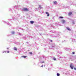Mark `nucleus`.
Here are the masks:
<instances>
[{
    "mask_svg": "<svg viewBox=\"0 0 76 76\" xmlns=\"http://www.w3.org/2000/svg\"><path fill=\"white\" fill-rule=\"evenodd\" d=\"M74 67V65L72 64H71V65H70V67L72 69H73V67Z\"/></svg>",
    "mask_w": 76,
    "mask_h": 76,
    "instance_id": "1",
    "label": "nucleus"
},
{
    "mask_svg": "<svg viewBox=\"0 0 76 76\" xmlns=\"http://www.w3.org/2000/svg\"><path fill=\"white\" fill-rule=\"evenodd\" d=\"M23 11H29L28 9L27 8H24L23 9Z\"/></svg>",
    "mask_w": 76,
    "mask_h": 76,
    "instance_id": "2",
    "label": "nucleus"
},
{
    "mask_svg": "<svg viewBox=\"0 0 76 76\" xmlns=\"http://www.w3.org/2000/svg\"><path fill=\"white\" fill-rule=\"evenodd\" d=\"M72 12H69L68 13V15H69V16H70V15H72Z\"/></svg>",
    "mask_w": 76,
    "mask_h": 76,
    "instance_id": "3",
    "label": "nucleus"
},
{
    "mask_svg": "<svg viewBox=\"0 0 76 76\" xmlns=\"http://www.w3.org/2000/svg\"><path fill=\"white\" fill-rule=\"evenodd\" d=\"M62 22L63 23H64V22H65V21L64 20H62Z\"/></svg>",
    "mask_w": 76,
    "mask_h": 76,
    "instance_id": "4",
    "label": "nucleus"
},
{
    "mask_svg": "<svg viewBox=\"0 0 76 76\" xmlns=\"http://www.w3.org/2000/svg\"><path fill=\"white\" fill-rule=\"evenodd\" d=\"M30 23H31V24H33V23H34V22L33 21H30Z\"/></svg>",
    "mask_w": 76,
    "mask_h": 76,
    "instance_id": "5",
    "label": "nucleus"
},
{
    "mask_svg": "<svg viewBox=\"0 0 76 76\" xmlns=\"http://www.w3.org/2000/svg\"><path fill=\"white\" fill-rule=\"evenodd\" d=\"M46 14H48L47 15V16H50V14H49V13H48V12H46Z\"/></svg>",
    "mask_w": 76,
    "mask_h": 76,
    "instance_id": "6",
    "label": "nucleus"
},
{
    "mask_svg": "<svg viewBox=\"0 0 76 76\" xmlns=\"http://www.w3.org/2000/svg\"><path fill=\"white\" fill-rule=\"evenodd\" d=\"M66 29L68 30H69V31H71V30H70V28H69L67 27H66Z\"/></svg>",
    "mask_w": 76,
    "mask_h": 76,
    "instance_id": "7",
    "label": "nucleus"
},
{
    "mask_svg": "<svg viewBox=\"0 0 76 76\" xmlns=\"http://www.w3.org/2000/svg\"><path fill=\"white\" fill-rule=\"evenodd\" d=\"M26 57H27L26 56H21V57H23V58H26Z\"/></svg>",
    "mask_w": 76,
    "mask_h": 76,
    "instance_id": "8",
    "label": "nucleus"
},
{
    "mask_svg": "<svg viewBox=\"0 0 76 76\" xmlns=\"http://www.w3.org/2000/svg\"><path fill=\"white\" fill-rule=\"evenodd\" d=\"M54 4H56L57 3V1H54Z\"/></svg>",
    "mask_w": 76,
    "mask_h": 76,
    "instance_id": "9",
    "label": "nucleus"
},
{
    "mask_svg": "<svg viewBox=\"0 0 76 76\" xmlns=\"http://www.w3.org/2000/svg\"><path fill=\"white\" fill-rule=\"evenodd\" d=\"M14 50H16V51H17V48H14Z\"/></svg>",
    "mask_w": 76,
    "mask_h": 76,
    "instance_id": "10",
    "label": "nucleus"
},
{
    "mask_svg": "<svg viewBox=\"0 0 76 76\" xmlns=\"http://www.w3.org/2000/svg\"><path fill=\"white\" fill-rule=\"evenodd\" d=\"M53 60H56V58L55 57H53Z\"/></svg>",
    "mask_w": 76,
    "mask_h": 76,
    "instance_id": "11",
    "label": "nucleus"
},
{
    "mask_svg": "<svg viewBox=\"0 0 76 76\" xmlns=\"http://www.w3.org/2000/svg\"><path fill=\"white\" fill-rule=\"evenodd\" d=\"M57 75L58 76H60V74L59 73H57Z\"/></svg>",
    "mask_w": 76,
    "mask_h": 76,
    "instance_id": "12",
    "label": "nucleus"
},
{
    "mask_svg": "<svg viewBox=\"0 0 76 76\" xmlns=\"http://www.w3.org/2000/svg\"><path fill=\"white\" fill-rule=\"evenodd\" d=\"M59 18H60V19H63V17H59Z\"/></svg>",
    "mask_w": 76,
    "mask_h": 76,
    "instance_id": "13",
    "label": "nucleus"
},
{
    "mask_svg": "<svg viewBox=\"0 0 76 76\" xmlns=\"http://www.w3.org/2000/svg\"><path fill=\"white\" fill-rule=\"evenodd\" d=\"M15 34V32L14 31H12V34Z\"/></svg>",
    "mask_w": 76,
    "mask_h": 76,
    "instance_id": "14",
    "label": "nucleus"
},
{
    "mask_svg": "<svg viewBox=\"0 0 76 76\" xmlns=\"http://www.w3.org/2000/svg\"><path fill=\"white\" fill-rule=\"evenodd\" d=\"M29 54H32V52H30L29 53Z\"/></svg>",
    "mask_w": 76,
    "mask_h": 76,
    "instance_id": "15",
    "label": "nucleus"
},
{
    "mask_svg": "<svg viewBox=\"0 0 76 76\" xmlns=\"http://www.w3.org/2000/svg\"><path fill=\"white\" fill-rule=\"evenodd\" d=\"M75 53L74 52H72V54H75Z\"/></svg>",
    "mask_w": 76,
    "mask_h": 76,
    "instance_id": "16",
    "label": "nucleus"
},
{
    "mask_svg": "<svg viewBox=\"0 0 76 76\" xmlns=\"http://www.w3.org/2000/svg\"><path fill=\"white\" fill-rule=\"evenodd\" d=\"M7 53H9V51H7Z\"/></svg>",
    "mask_w": 76,
    "mask_h": 76,
    "instance_id": "17",
    "label": "nucleus"
},
{
    "mask_svg": "<svg viewBox=\"0 0 76 76\" xmlns=\"http://www.w3.org/2000/svg\"><path fill=\"white\" fill-rule=\"evenodd\" d=\"M42 63H44V61H43L42 62Z\"/></svg>",
    "mask_w": 76,
    "mask_h": 76,
    "instance_id": "18",
    "label": "nucleus"
},
{
    "mask_svg": "<svg viewBox=\"0 0 76 76\" xmlns=\"http://www.w3.org/2000/svg\"><path fill=\"white\" fill-rule=\"evenodd\" d=\"M74 69L75 70H76V68H74Z\"/></svg>",
    "mask_w": 76,
    "mask_h": 76,
    "instance_id": "19",
    "label": "nucleus"
},
{
    "mask_svg": "<svg viewBox=\"0 0 76 76\" xmlns=\"http://www.w3.org/2000/svg\"><path fill=\"white\" fill-rule=\"evenodd\" d=\"M43 67V65H42V66H41V67Z\"/></svg>",
    "mask_w": 76,
    "mask_h": 76,
    "instance_id": "20",
    "label": "nucleus"
},
{
    "mask_svg": "<svg viewBox=\"0 0 76 76\" xmlns=\"http://www.w3.org/2000/svg\"><path fill=\"white\" fill-rule=\"evenodd\" d=\"M39 7H41V6L40 5L39 6Z\"/></svg>",
    "mask_w": 76,
    "mask_h": 76,
    "instance_id": "21",
    "label": "nucleus"
},
{
    "mask_svg": "<svg viewBox=\"0 0 76 76\" xmlns=\"http://www.w3.org/2000/svg\"><path fill=\"white\" fill-rule=\"evenodd\" d=\"M50 41L51 42H52V40H50Z\"/></svg>",
    "mask_w": 76,
    "mask_h": 76,
    "instance_id": "22",
    "label": "nucleus"
},
{
    "mask_svg": "<svg viewBox=\"0 0 76 76\" xmlns=\"http://www.w3.org/2000/svg\"><path fill=\"white\" fill-rule=\"evenodd\" d=\"M9 48H7V49H9Z\"/></svg>",
    "mask_w": 76,
    "mask_h": 76,
    "instance_id": "23",
    "label": "nucleus"
},
{
    "mask_svg": "<svg viewBox=\"0 0 76 76\" xmlns=\"http://www.w3.org/2000/svg\"><path fill=\"white\" fill-rule=\"evenodd\" d=\"M3 53H4V52H3Z\"/></svg>",
    "mask_w": 76,
    "mask_h": 76,
    "instance_id": "24",
    "label": "nucleus"
}]
</instances>
